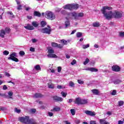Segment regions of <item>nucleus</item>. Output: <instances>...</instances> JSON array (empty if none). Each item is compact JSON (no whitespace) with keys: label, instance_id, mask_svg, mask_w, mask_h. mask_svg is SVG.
<instances>
[{"label":"nucleus","instance_id":"nucleus-41","mask_svg":"<svg viewBox=\"0 0 124 124\" xmlns=\"http://www.w3.org/2000/svg\"><path fill=\"white\" fill-rule=\"evenodd\" d=\"M116 93H117V91L116 90H113L112 93H111V94L112 95H116Z\"/></svg>","mask_w":124,"mask_h":124},{"label":"nucleus","instance_id":"nucleus-5","mask_svg":"<svg viewBox=\"0 0 124 124\" xmlns=\"http://www.w3.org/2000/svg\"><path fill=\"white\" fill-rule=\"evenodd\" d=\"M47 53H48L47 55L48 58H58L56 54H54V49L51 47L47 48Z\"/></svg>","mask_w":124,"mask_h":124},{"label":"nucleus","instance_id":"nucleus-9","mask_svg":"<svg viewBox=\"0 0 124 124\" xmlns=\"http://www.w3.org/2000/svg\"><path fill=\"white\" fill-rule=\"evenodd\" d=\"M41 32L42 33H46V34H50L51 33V29L45 28L40 30Z\"/></svg>","mask_w":124,"mask_h":124},{"label":"nucleus","instance_id":"nucleus-29","mask_svg":"<svg viewBox=\"0 0 124 124\" xmlns=\"http://www.w3.org/2000/svg\"><path fill=\"white\" fill-rule=\"evenodd\" d=\"M122 82V80L120 79H116L115 80V81L114 82V84H115V85H118V84H120V83Z\"/></svg>","mask_w":124,"mask_h":124},{"label":"nucleus","instance_id":"nucleus-3","mask_svg":"<svg viewBox=\"0 0 124 124\" xmlns=\"http://www.w3.org/2000/svg\"><path fill=\"white\" fill-rule=\"evenodd\" d=\"M79 5L75 3L68 4L63 6L64 9H68L69 10H74L78 9Z\"/></svg>","mask_w":124,"mask_h":124},{"label":"nucleus","instance_id":"nucleus-27","mask_svg":"<svg viewBox=\"0 0 124 124\" xmlns=\"http://www.w3.org/2000/svg\"><path fill=\"white\" fill-rule=\"evenodd\" d=\"M34 16H37V17H40L41 16V14L39 12L35 11L34 12Z\"/></svg>","mask_w":124,"mask_h":124},{"label":"nucleus","instance_id":"nucleus-19","mask_svg":"<svg viewBox=\"0 0 124 124\" xmlns=\"http://www.w3.org/2000/svg\"><path fill=\"white\" fill-rule=\"evenodd\" d=\"M62 14L63 15H67L68 16H71V13H67L65 10H62L61 11Z\"/></svg>","mask_w":124,"mask_h":124},{"label":"nucleus","instance_id":"nucleus-15","mask_svg":"<svg viewBox=\"0 0 124 124\" xmlns=\"http://www.w3.org/2000/svg\"><path fill=\"white\" fill-rule=\"evenodd\" d=\"M85 70H88L89 71H92V72H97L98 71V70L97 69H95L94 68H87L85 69Z\"/></svg>","mask_w":124,"mask_h":124},{"label":"nucleus","instance_id":"nucleus-40","mask_svg":"<svg viewBox=\"0 0 124 124\" xmlns=\"http://www.w3.org/2000/svg\"><path fill=\"white\" fill-rule=\"evenodd\" d=\"M82 32H78L77 33V37H81L82 36Z\"/></svg>","mask_w":124,"mask_h":124},{"label":"nucleus","instance_id":"nucleus-8","mask_svg":"<svg viewBox=\"0 0 124 124\" xmlns=\"http://www.w3.org/2000/svg\"><path fill=\"white\" fill-rule=\"evenodd\" d=\"M16 53H13L10 55V57L8 58V60H11L12 61H14V62H19V60L16 57Z\"/></svg>","mask_w":124,"mask_h":124},{"label":"nucleus","instance_id":"nucleus-44","mask_svg":"<svg viewBox=\"0 0 124 124\" xmlns=\"http://www.w3.org/2000/svg\"><path fill=\"white\" fill-rule=\"evenodd\" d=\"M71 64L72 65H74V64H76V60H73V61L71 62Z\"/></svg>","mask_w":124,"mask_h":124},{"label":"nucleus","instance_id":"nucleus-11","mask_svg":"<svg viewBox=\"0 0 124 124\" xmlns=\"http://www.w3.org/2000/svg\"><path fill=\"white\" fill-rule=\"evenodd\" d=\"M24 28L26 30H28V31H32L33 30H34V27L30 24H27L26 26H24Z\"/></svg>","mask_w":124,"mask_h":124},{"label":"nucleus","instance_id":"nucleus-46","mask_svg":"<svg viewBox=\"0 0 124 124\" xmlns=\"http://www.w3.org/2000/svg\"><path fill=\"white\" fill-rule=\"evenodd\" d=\"M19 55L20 56H24V55H25V52L23 51H21L19 52Z\"/></svg>","mask_w":124,"mask_h":124},{"label":"nucleus","instance_id":"nucleus-32","mask_svg":"<svg viewBox=\"0 0 124 124\" xmlns=\"http://www.w3.org/2000/svg\"><path fill=\"white\" fill-rule=\"evenodd\" d=\"M89 62H90V60L89 59L87 58L85 60V61L83 62V64H84V65H86V64H87Z\"/></svg>","mask_w":124,"mask_h":124},{"label":"nucleus","instance_id":"nucleus-2","mask_svg":"<svg viewBox=\"0 0 124 124\" xmlns=\"http://www.w3.org/2000/svg\"><path fill=\"white\" fill-rule=\"evenodd\" d=\"M19 120L20 122H21V123L25 124H38V123H36V121L32 119H30V117H29V116L20 117Z\"/></svg>","mask_w":124,"mask_h":124},{"label":"nucleus","instance_id":"nucleus-31","mask_svg":"<svg viewBox=\"0 0 124 124\" xmlns=\"http://www.w3.org/2000/svg\"><path fill=\"white\" fill-rule=\"evenodd\" d=\"M90 47V44H87V45H83L82 46V48L83 49H87V48H89Z\"/></svg>","mask_w":124,"mask_h":124},{"label":"nucleus","instance_id":"nucleus-62","mask_svg":"<svg viewBox=\"0 0 124 124\" xmlns=\"http://www.w3.org/2000/svg\"><path fill=\"white\" fill-rule=\"evenodd\" d=\"M32 42H33V43H35V42H36V39H32Z\"/></svg>","mask_w":124,"mask_h":124},{"label":"nucleus","instance_id":"nucleus-36","mask_svg":"<svg viewBox=\"0 0 124 124\" xmlns=\"http://www.w3.org/2000/svg\"><path fill=\"white\" fill-rule=\"evenodd\" d=\"M3 55H4V56H7V55L9 54V51L7 50H5L3 52Z\"/></svg>","mask_w":124,"mask_h":124},{"label":"nucleus","instance_id":"nucleus-42","mask_svg":"<svg viewBox=\"0 0 124 124\" xmlns=\"http://www.w3.org/2000/svg\"><path fill=\"white\" fill-rule=\"evenodd\" d=\"M15 111L16 113H20L21 110H20V109H18V108H16L15 109Z\"/></svg>","mask_w":124,"mask_h":124},{"label":"nucleus","instance_id":"nucleus-60","mask_svg":"<svg viewBox=\"0 0 124 124\" xmlns=\"http://www.w3.org/2000/svg\"><path fill=\"white\" fill-rule=\"evenodd\" d=\"M76 32V30H73L72 32L71 33V34H74Z\"/></svg>","mask_w":124,"mask_h":124},{"label":"nucleus","instance_id":"nucleus-10","mask_svg":"<svg viewBox=\"0 0 124 124\" xmlns=\"http://www.w3.org/2000/svg\"><path fill=\"white\" fill-rule=\"evenodd\" d=\"M61 43L62 44L58 45L57 48H59V49H62V48L63 47V45H67V42L64 40H61Z\"/></svg>","mask_w":124,"mask_h":124},{"label":"nucleus","instance_id":"nucleus-12","mask_svg":"<svg viewBox=\"0 0 124 124\" xmlns=\"http://www.w3.org/2000/svg\"><path fill=\"white\" fill-rule=\"evenodd\" d=\"M85 112L86 115H89V116H95V112H94V111L86 110L85 111Z\"/></svg>","mask_w":124,"mask_h":124},{"label":"nucleus","instance_id":"nucleus-51","mask_svg":"<svg viewBox=\"0 0 124 124\" xmlns=\"http://www.w3.org/2000/svg\"><path fill=\"white\" fill-rule=\"evenodd\" d=\"M48 116H49V117H53V113L51 112H48Z\"/></svg>","mask_w":124,"mask_h":124},{"label":"nucleus","instance_id":"nucleus-18","mask_svg":"<svg viewBox=\"0 0 124 124\" xmlns=\"http://www.w3.org/2000/svg\"><path fill=\"white\" fill-rule=\"evenodd\" d=\"M32 26H33L32 27H34V28H37V27L39 26V23H38V22L37 21H32Z\"/></svg>","mask_w":124,"mask_h":124},{"label":"nucleus","instance_id":"nucleus-23","mask_svg":"<svg viewBox=\"0 0 124 124\" xmlns=\"http://www.w3.org/2000/svg\"><path fill=\"white\" fill-rule=\"evenodd\" d=\"M93 27H95L96 28H98V27H99V26H100V23H99V22H95L93 23Z\"/></svg>","mask_w":124,"mask_h":124},{"label":"nucleus","instance_id":"nucleus-55","mask_svg":"<svg viewBox=\"0 0 124 124\" xmlns=\"http://www.w3.org/2000/svg\"><path fill=\"white\" fill-rule=\"evenodd\" d=\"M5 108L4 107H0V110H2V111H4V110H5Z\"/></svg>","mask_w":124,"mask_h":124},{"label":"nucleus","instance_id":"nucleus-21","mask_svg":"<svg viewBox=\"0 0 124 124\" xmlns=\"http://www.w3.org/2000/svg\"><path fill=\"white\" fill-rule=\"evenodd\" d=\"M48 86L49 89H54L55 88V84H53L52 82L48 83Z\"/></svg>","mask_w":124,"mask_h":124},{"label":"nucleus","instance_id":"nucleus-17","mask_svg":"<svg viewBox=\"0 0 124 124\" xmlns=\"http://www.w3.org/2000/svg\"><path fill=\"white\" fill-rule=\"evenodd\" d=\"M99 122L101 124H110V123L106 121L105 119H100Z\"/></svg>","mask_w":124,"mask_h":124},{"label":"nucleus","instance_id":"nucleus-1","mask_svg":"<svg viewBox=\"0 0 124 124\" xmlns=\"http://www.w3.org/2000/svg\"><path fill=\"white\" fill-rule=\"evenodd\" d=\"M111 9H112V7L108 6H104L101 9L102 14L107 20H110L113 17V18H121L123 16V14L120 12L116 11L113 13L111 11H108V10H111Z\"/></svg>","mask_w":124,"mask_h":124},{"label":"nucleus","instance_id":"nucleus-20","mask_svg":"<svg viewBox=\"0 0 124 124\" xmlns=\"http://www.w3.org/2000/svg\"><path fill=\"white\" fill-rule=\"evenodd\" d=\"M93 93L95 94L96 95H98L99 94V91L96 89H93L92 90Z\"/></svg>","mask_w":124,"mask_h":124},{"label":"nucleus","instance_id":"nucleus-57","mask_svg":"<svg viewBox=\"0 0 124 124\" xmlns=\"http://www.w3.org/2000/svg\"><path fill=\"white\" fill-rule=\"evenodd\" d=\"M27 18H28L29 20H31V19H32V17H31V16H27Z\"/></svg>","mask_w":124,"mask_h":124},{"label":"nucleus","instance_id":"nucleus-61","mask_svg":"<svg viewBox=\"0 0 124 124\" xmlns=\"http://www.w3.org/2000/svg\"><path fill=\"white\" fill-rule=\"evenodd\" d=\"M21 7H22V6L19 5V6H18L17 8L18 10H21Z\"/></svg>","mask_w":124,"mask_h":124},{"label":"nucleus","instance_id":"nucleus-49","mask_svg":"<svg viewBox=\"0 0 124 124\" xmlns=\"http://www.w3.org/2000/svg\"><path fill=\"white\" fill-rule=\"evenodd\" d=\"M62 71V67H58V72H61Z\"/></svg>","mask_w":124,"mask_h":124},{"label":"nucleus","instance_id":"nucleus-58","mask_svg":"<svg viewBox=\"0 0 124 124\" xmlns=\"http://www.w3.org/2000/svg\"><path fill=\"white\" fill-rule=\"evenodd\" d=\"M90 124H96V123H95V121H92L90 122Z\"/></svg>","mask_w":124,"mask_h":124},{"label":"nucleus","instance_id":"nucleus-28","mask_svg":"<svg viewBox=\"0 0 124 124\" xmlns=\"http://www.w3.org/2000/svg\"><path fill=\"white\" fill-rule=\"evenodd\" d=\"M34 69H35V70H37V71H38V70H41V68H40V66L39 65H36V66H34Z\"/></svg>","mask_w":124,"mask_h":124},{"label":"nucleus","instance_id":"nucleus-45","mask_svg":"<svg viewBox=\"0 0 124 124\" xmlns=\"http://www.w3.org/2000/svg\"><path fill=\"white\" fill-rule=\"evenodd\" d=\"M124 119L123 120H120L118 121V124H124Z\"/></svg>","mask_w":124,"mask_h":124},{"label":"nucleus","instance_id":"nucleus-33","mask_svg":"<svg viewBox=\"0 0 124 124\" xmlns=\"http://www.w3.org/2000/svg\"><path fill=\"white\" fill-rule=\"evenodd\" d=\"M69 87H73L75 86V84L74 83L73 81H70L69 84Z\"/></svg>","mask_w":124,"mask_h":124},{"label":"nucleus","instance_id":"nucleus-16","mask_svg":"<svg viewBox=\"0 0 124 124\" xmlns=\"http://www.w3.org/2000/svg\"><path fill=\"white\" fill-rule=\"evenodd\" d=\"M66 20L65 21V29L67 28V27H69L70 26V22L69 21V19H68V17H66Z\"/></svg>","mask_w":124,"mask_h":124},{"label":"nucleus","instance_id":"nucleus-56","mask_svg":"<svg viewBox=\"0 0 124 124\" xmlns=\"http://www.w3.org/2000/svg\"><path fill=\"white\" fill-rule=\"evenodd\" d=\"M7 89H8L7 86H6L5 85H3V90H7Z\"/></svg>","mask_w":124,"mask_h":124},{"label":"nucleus","instance_id":"nucleus-59","mask_svg":"<svg viewBox=\"0 0 124 124\" xmlns=\"http://www.w3.org/2000/svg\"><path fill=\"white\" fill-rule=\"evenodd\" d=\"M5 76H7V77H10V74L8 73H5Z\"/></svg>","mask_w":124,"mask_h":124},{"label":"nucleus","instance_id":"nucleus-6","mask_svg":"<svg viewBox=\"0 0 124 124\" xmlns=\"http://www.w3.org/2000/svg\"><path fill=\"white\" fill-rule=\"evenodd\" d=\"M75 103L78 105L82 104H87L88 103V100L85 99H82L80 98H77L75 101Z\"/></svg>","mask_w":124,"mask_h":124},{"label":"nucleus","instance_id":"nucleus-52","mask_svg":"<svg viewBox=\"0 0 124 124\" xmlns=\"http://www.w3.org/2000/svg\"><path fill=\"white\" fill-rule=\"evenodd\" d=\"M30 51L31 52H34L35 51L34 48L32 47H30Z\"/></svg>","mask_w":124,"mask_h":124},{"label":"nucleus","instance_id":"nucleus-43","mask_svg":"<svg viewBox=\"0 0 124 124\" xmlns=\"http://www.w3.org/2000/svg\"><path fill=\"white\" fill-rule=\"evenodd\" d=\"M78 84H84V81L81 79H78Z\"/></svg>","mask_w":124,"mask_h":124},{"label":"nucleus","instance_id":"nucleus-26","mask_svg":"<svg viewBox=\"0 0 124 124\" xmlns=\"http://www.w3.org/2000/svg\"><path fill=\"white\" fill-rule=\"evenodd\" d=\"M47 25V23L45 21H41V25L42 28H44Z\"/></svg>","mask_w":124,"mask_h":124},{"label":"nucleus","instance_id":"nucleus-13","mask_svg":"<svg viewBox=\"0 0 124 124\" xmlns=\"http://www.w3.org/2000/svg\"><path fill=\"white\" fill-rule=\"evenodd\" d=\"M112 69L113 71H116V72H118L120 71L121 68H120V67H119V66L113 65L112 67Z\"/></svg>","mask_w":124,"mask_h":124},{"label":"nucleus","instance_id":"nucleus-54","mask_svg":"<svg viewBox=\"0 0 124 124\" xmlns=\"http://www.w3.org/2000/svg\"><path fill=\"white\" fill-rule=\"evenodd\" d=\"M119 34L120 36H124V32H120Z\"/></svg>","mask_w":124,"mask_h":124},{"label":"nucleus","instance_id":"nucleus-48","mask_svg":"<svg viewBox=\"0 0 124 124\" xmlns=\"http://www.w3.org/2000/svg\"><path fill=\"white\" fill-rule=\"evenodd\" d=\"M61 10V9L59 8H56L55 9V12H60Z\"/></svg>","mask_w":124,"mask_h":124},{"label":"nucleus","instance_id":"nucleus-37","mask_svg":"<svg viewBox=\"0 0 124 124\" xmlns=\"http://www.w3.org/2000/svg\"><path fill=\"white\" fill-rule=\"evenodd\" d=\"M119 106H123V105L124 104V102L123 101H119L118 102Z\"/></svg>","mask_w":124,"mask_h":124},{"label":"nucleus","instance_id":"nucleus-25","mask_svg":"<svg viewBox=\"0 0 124 124\" xmlns=\"http://www.w3.org/2000/svg\"><path fill=\"white\" fill-rule=\"evenodd\" d=\"M5 34V32L4 31V30H1L0 32V36H1V37H4Z\"/></svg>","mask_w":124,"mask_h":124},{"label":"nucleus","instance_id":"nucleus-47","mask_svg":"<svg viewBox=\"0 0 124 124\" xmlns=\"http://www.w3.org/2000/svg\"><path fill=\"white\" fill-rule=\"evenodd\" d=\"M8 95L10 96H12L13 95V92L10 91L8 92Z\"/></svg>","mask_w":124,"mask_h":124},{"label":"nucleus","instance_id":"nucleus-34","mask_svg":"<svg viewBox=\"0 0 124 124\" xmlns=\"http://www.w3.org/2000/svg\"><path fill=\"white\" fill-rule=\"evenodd\" d=\"M4 32L6 33H9L10 32V29L9 28H5Z\"/></svg>","mask_w":124,"mask_h":124},{"label":"nucleus","instance_id":"nucleus-50","mask_svg":"<svg viewBox=\"0 0 124 124\" xmlns=\"http://www.w3.org/2000/svg\"><path fill=\"white\" fill-rule=\"evenodd\" d=\"M75 123L76 124H80V120L79 119H77L75 120Z\"/></svg>","mask_w":124,"mask_h":124},{"label":"nucleus","instance_id":"nucleus-63","mask_svg":"<svg viewBox=\"0 0 124 124\" xmlns=\"http://www.w3.org/2000/svg\"><path fill=\"white\" fill-rule=\"evenodd\" d=\"M64 123H65L66 124H70V122H68V121H65L64 122Z\"/></svg>","mask_w":124,"mask_h":124},{"label":"nucleus","instance_id":"nucleus-38","mask_svg":"<svg viewBox=\"0 0 124 124\" xmlns=\"http://www.w3.org/2000/svg\"><path fill=\"white\" fill-rule=\"evenodd\" d=\"M65 87L62 86V85H58L57 86V89H59V90H61V89H65Z\"/></svg>","mask_w":124,"mask_h":124},{"label":"nucleus","instance_id":"nucleus-39","mask_svg":"<svg viewBox=\"0 0 124 124\" xmlns=\"http://www.w3.org/2000/svg\"><path fill=\"white\" fill-rule=\"evenodd\" d=\"M51 46L52 47H58V44H57L56 43H52Z\"/></svg>","mask_w":124,"mask_h":124},{"label":"nucleus","instance_id":"nucleus-30","mask_svg":"<svg viewBox=\"0 0 124 124\" xmlns=\"http://www.w3.org/2000/svg\"><path fill=\"white\" fill-rule=\"evenodd\" d=\"M71 114H72V116H74L76 114V111L75 109H70Z\"/></svg>","mask_w":124,"mask_h":124},{"label":"nucleus","instance_id":"nucleus-4","mask_svg":"<svg viewBox=\"0 0 124 124\" xmlns=\"http://www.w3.org/2000/svg\"><path fill=\"white\" fill-rule=\"evenodd\" d=\"M45 17L46 19H48V20H55L56 19V16L54 13L50 11H47L46 12Z\"/></svg>","mask_w":124,"mask_h":124},{"label":"nucleus","instance_id":"nucleus-14","mask_svg":"<svg viewBox=\"0 0 124 124\" xmlns=\"http://www.w3.org/2000/svg\"><path fill=\"white\" fill-rule=\"evenodd\" d=\"M53 99L55 101H59V102H62V100H63V99L61 97H59L58 96H53Z\"/></svg>","mask_w":124,"mask_h":124},{"label":"nucleus","instance_id":"nucleus-35","mask_svg":"<svg viewBox=\"0 0 124 124\" xmlns=\"http://www.w3.org/2000/svg\"><path fill=\"white\" fill-rule=\"evenodd\" d=\"M61 94L62 96H63V97H66V95H67V93L62 92L61 93Z\"/></svg>","mask_w":124,"mask_h":124},{"label":"nucleus","instance_id":"nucleus-24","mask_svg":"<svg viewBox=\"0 0 124 124\" xmlns=\"http://www.w3.org/2000/svg\"><path fill=\"white\" fill-rule=\"evenodd\" d=\"M42 96H43V95L39 93H35L34 95V97L35 98H38V97H42Z\"/></svg>","mask_w":124,"mask_h":124},{"label":"nucleus","instance_id":"nucleus-64","mask_svg":"<svg viewBox=\"0 0 124 124\" xmlns=\"http://www.w3.org/2000/svg\"><path fill=\"white\" fill-rule=\"evenodd\" d=\"M94 47L95 48H98L99 46H98V45H97V44H94Z\"/></svg>","mask_w":124,"mask_h":124},{"label":"nucleus","instance_id":"nucleus-7","mask_svg":"<svg viewBox=\"0 0 124 124\" xmlns=\"http://www.w3.org/2000/svg\"><path fill=\"white\" fill-rule=\"evenodd\" d=\"M72 17H74V19L77 20L78 18H82V17H84V13H71V14Z\"/></svg>","mask_w":124,"mask_h":124},{"label":"nucleus","instance_id":"nucleus-22","mask_svg":"<svg viewBox=\"0 0 124 124\" xmlns=\"http://www.w3.org/2000/svg\"><path fill=\"white\" fill-rule=\"evenodd\" d=\"M61 110V108L60 107H55L53 108V109L51 110V111H55V112H59V111Z\"/></svg>","mask_w":124,"mask_h":124},{"label":"nucleus","instance_id":"nucleus-53","mask_svg":"<svg viewBox=\"0 0 124 124\" xmlns=\"http://www.w3.org/2000/svg\"><path fill=\"white\" fill-rule=\"evenodd\" d=\"M31 112L32 113H35V112H36V109H35V108H33L31 109Z\"/></svg>","mask_w":124,"mask_h":124}]
</instances>
